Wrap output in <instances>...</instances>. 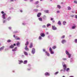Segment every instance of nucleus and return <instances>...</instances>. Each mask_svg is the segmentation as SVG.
<instances>
[{
    "label": "nucleus",
    "mask_w": 77,
    "mask_h": 77,
    "mask_svg": "<svg viewBox=\"0 0 77 77\" xmlns=\"http://www.w3.org/2000/svg\"><path fill=\"white\" fill-rule=\"evenodd\" d=\"M38 39H40V40H41V39H42V37L40 36L39 37V38H38Z\"/></svg>",
    "instance_id": "obj_44"
},
{
    "label": "nucleus",
    "mask_w": 77,
    "mask_h": 77,
    "mask_svg": "<svg viewBox=\"0 0 77 77\" xmlns=\"http://www.w3.org/2000/svg\"><path fill=\"white\" fill-rule=\"evenodd\" d=\"M52 22L53 23H54L55 22V21H54V20H53Z\"/></svg>",
    "instance_id": "obj_64"
},
{
    "label": "nucleus",
    "mask_w": 77,
    "mask_h": 77,
    "mask_svg": "<svg viewBox=\"0 0 77 77\" xmlns=\"http://www.w3.org/2000/svg\"><path fill=\"white\" fill-rule=\"evenodd\" d=\"M66 71H67V72H68L69 71V68H67V69H66Z\"/></svg>",
    "instance_id": "obj_25"
},
{
    "label": "nucleus",
    "mask_w": 77,
    "mask_h": 77,
    "mask_svg": "<svg viewBox=\"0 0 77 77\" xmlns=\"http://www.w3.org/2000/svg\"><path fill=\"white\" fill-rule=\"evenodd\" d=\"M49 51H52V49L51 48H49Z\"/></svg>",
    "instance_id": "obj_43"
},
{
    "label": "nucleus",
    "mask_w": 77,
    "mask_h": 77,
    "mask_svg": "<svg viewBox=\"0 0 77 77\" xmlns=\"http://www.w3.org/2000/svg\"><path fill=\"white\" fill-rule=\"evenodd\" d=\"M12 51H17V50L14 49H12Z\"/></svg>",
    "instance_id": "obj_41"
},
{
    "label": "nucleus",
    "mask_w": 77,
    "mask_h": 77,
    "mask_svg": "<svg viewBox=\"0 0 77 77\" xmlns=\"http://www.w3.org/2000/svg\"><path fill=\"white\" fill-rule=\"evenodd\" d=\"M20 12H23V10H20Z\"/></svg>",
    "instance_id": "obj_63"
},
{
    "label": "nucleus",
    "mask_w": 77,
    "mask_h": 77,
    "mask_svg": "<svg viewBox=\"0 0 77 77\" xmlns=\"http://www.w3.org/2000/svg\"><path fill=\"white\" fill-rule=\"evenodd\" d=\"M58 24L59 25H61V22H60V21H59L58 22Z\"/></svg>",
    "instance_id": "obj_22"
},
{
    "label": "nucleus",
    "mask_w": 77,
    "mask_h": 77,
    "mask_svg": "<svg viewBox=\"0 0 77 77\" xmlns=\"http://www.w3.org/2000/svg\"><path fill=\"white\" fill-rule=\"evenodd\" d=\"M13 46H14H14H16V44H14V45H13Z\"/></svg>",
    "instance_id": "obj_56"
},
{
    "label": "nucleus",
    "mask_w": 77,
    "mask_h": 77,
    "mask_svg": "<svg viewBox=\"0 0 77 77\" xmlns=\"http://www.w3.org/2000/svg\"><path fill=\"white\" fill-rule=\"evenodd\" d=\"M57 14H58L59 13H60V11H57Z\"/></svg>",
    "instance_id": "obj_51"
},
{
    "label": "nucleus",
    "mask_w": 77,
    "mask_h": 77,
    "mask_svg": "<svg viewBox=\"0 0 77 77\" xmlns=\"http://www.w3.org/2000/svg\"><path fill=\"white\" fill-rule=\"evenodd\" d=\"M74 26H73L72 27V29H75V27H76V26H75V24H73Z\"/></svg>",
    "instance_id": "obj_15"
},
{
    "label": "nucleus",
    "mask_w": 77,
    "mask_h": 77,
    "mask_svg": "<svg viewBox=\"0 0 77 77\" xmlns=\"http://www.w3.org/2000/svg\"><path fill=\"white\" fill-rule=\"evenodd\" d=\"M27 63V60H25L23 62L24 64H26Z\"/></svg>",
    "instance_id": "obj_19"
},
{
    "label": "nucleus",
    "mask_w": 77,
    "mask_h": 77,
    "mask_svg": "<svg viewBox=\"0 0 77 77\" xmlns=\"http://www.w3.org/2000/svg\"><path fill=\"white\" fill-rule=\"evenodd\" d=\"M65 35H63V36H62L61 38V39H64V38H65Z\"/></svg>",
    "instance_id": "obj_37"
},
{
    "label": "nucleus",
    "mask_w": 77,
    "mask_h": 77,
    "mask_svg": "<svg viewBox=\"0 0 77 77\" xmlns=\"http://www.w3.org/2000/svg\"><path fill=\"white\" fill-rule=\"evenodd\" d=\"M58 73H59V72L57 71V72H55L54 74V75H57V74H58Z\"/></svg>",
    "instance_id": "obj_35"
},
{
    "label": "nucleus",
    "mask_w": 77,
    "mask_h": 77,
    "mask_svg": "<svg viewBox=\"0 0 77 77\" xmlns=\"http://www.w3.org/2000/svg\"><path fill=\"white\" fill-rule=\"evenodd\" d=\"M11 42V40L10 39L8 40L7 41V42Z\"/></svg>",
    "instance_id": "obj_32"
},
{
    "label": "nucleus",
    "mask_w": 77,
    "mask_h": 77,
    "mask_svg": "<svg viewBox=\"0 0 77 77\" xmlns=\"http://www.w3.org/2000/svg\"><path fill=\"white\" fill-rule=\"evenodd\" d=\"M19 64H21V63H23V61L21 60H19Z\"/></svg>",
    "instance_id": "obj_16"
},
{
    "label": "nucleus",
    "mask_w": 77,
    "mask_h": 77,
    "mask_svg": "<svg viewBox=\"0 0 77 77\" xmlns=\"http://www.w3.org/2000/svg\"><path fill=\"white\" fill-rule=\"evenodd\" d=\"M45 13H48V10H46L45 11Z\"/></svg>",
    "instance_id": "obj_40"
},
{
    "label": "nucleus",
    "mask_w": 77,
    "mask_h": 77,
    "mask_svg": "<svg viewBox=\"0 0 77 77\" xmlns=\"http://www.w3.org/2000/svg\"><path fill=\"white\" fill-rule=\"evenodd\" d=\"M14 45H11V46L9 47L10 48H14Z\"/></svg>",
    "instance_id": "obj_14"
},
{
    "label": "nucleus",
    "mask_w": 77,
    "mask_h": 77,
    "mask_svg": "<svg viewBox=\"0 0 77 77\" xmlns=\"http://www.w3.org/2000/svg\"><path fill=\"white\" fill-rule=\"evenodd\" d=\"M62 65H63H63H66L65 64H64V62H63L62 63Z\"/></svg>",
    "instance_id": "obj_49"
},
{
    "label": "nucleus",
    "mask_w": 77,
    "mask_h": 77,
    "mask_svg": "<svg viewBox=\"0 0 77 77\" xmlns=\"http://www.w3.org/2000/svg\"><path fill=\"white\" fill-rule=\"evenodd\" d=\"M35 49L34 48H32V51H31L32 53L33 54H34L35 53Z\"/></svg>",
    "instance_id": "obj_3"
},
{
    "label": "nucleus",
    "mask_w": 77,
    "mask_h": 77,
    "mask_svg": "<svg viewBox=\"0 0 77 77\" xmlns=\"http://www.w3.org/2000/svg\"><path fill=\"white\" fill-rule=\"evenodd\" d=\"M51 54H54V52L51 51H50Z\"/></svg>",
    "instance_id": "obj_45"
},
{
    "label": "nucleus",
    "mask_w": 77,
    "mask_h": 77,
    "mask_svg": "<svg viewBox=\"0 0 77 77\" xmlns=\"http://www.w3.org/2000/svg\"><path fill=\"white\" fill-rule=\"evenodd\" d=\"M66 53L68 56L69 58H70V57H71V54H69V53L67 51H66Z\"/></svg>",
    "instance_id": "obj_2"
},
{
    "label": "nucleus",
    "mask_w": 77,
    "mask_h": 77,
    "mask_svg": "<svg viewBox=\"0 0 77 77\" xmlns=\"http://www.w3.org/2000/svg\"><path fill=\"white\" fill-rule=\"evenodd\" d=\"M20 42H18L17 43L16 45H17V47H19V45H20Z\"/></svg>",
    "instance_id": "obj_21"
},
{
    "label": "nucleus",
    "mask_w": 77,
    "mask_h": 77,
    "mask_svg": "<svg viewBox=\"0 0 77 77\" xmlns=\"http://www.w3.org/2000/svg\"><path fill=\"white\" fill-rule=\"evenodd\" d=\"M24 54H25V55H26V56H27V55H28L27 53L26 52H24Z\"/></svg>",
    "instance_id": "obj_28"
},
{
    "label": "nucleus",
    "mask_w": 77,
    "mask_h": 77,
    "mask_svg": "<svg viewBox=\"0 0 77 77\" xmlns=\"http://www.w3.org/2000/svg\"><path fill=\"white\" fill-rule=\"evenodd\" d=\"M45 75L46 76H49L50 75V73H49L48 72H46L45 74Z\"/></svg>",
    "instance_id": "obj_9"
},
{
    "label": "nucleus",
    "mask_w": 77,
    "mask_h": 77,
    "mask_svg": "<svg viewBox=\"0 0 77 77\" xmlns=\"http://www.w3.org/2000/svg\"><path fill=\"white\" fill-rule=\"evenodd\" d=\"M46 55L48 56H50V54L49 53H48L47 51L45 52Z\"/></svg>",
    "instance_id": "obj_13"
},
{
    "label": "nucleus",
    "mask_w": 77,
    "mask_h": 77,
    "mask_svg": "<svg viewBox=\"0 0 77 77\" xmlns=\"http://www.w3.org/2000/svg\"><path fill=\"white\" fill-rule=\"evenodd\" d=\"M1 13L2 14H4L5 13H4V11H2L1 12Z\"/></svg>",
    "instance_id": "obj_50"
},
{
    "label": "nucleus",
    "mask_w": 77,
    "mask_h": 77,
    "mask_svg": "<svg viewBox=\"0 0 77 77\" xmlns=\"http://www.w3.org/2000/svg\"><path fill=\"white\" fill-rule=\"evenodd\" d=\"M57 8H58V9H60L61 8V6H60L59 5H57Z\"/></svg>",
    "instance_id": "obj_18"
},
{
    "label": "nucleus",
    "mask_w": 77,
    "mask_h": 77,
    "mask_svg": "<svg viewBox=\"0 0 77 77\" xmlns=\"http://www.w3.org/2000/svg\"><path fill=\"white\" fill-rule=\"evenodd\" d=\"M6 13H4L2 15V18L4 20H5V19H6V17L5 16H6Z\"/></svg>",
    "instance_id": "obj_4"
},
{
    "label": "nucleus",
    "mask_w": 77,
    "mask_h": 77,
    "mask_svg": "<svg viewBox=\"0 0 77 77\" xmlns=\"http://www.w3.org/2000/svg\"><path fill=\"white\" fill-rule=\"evenodd\" d=\"M67 67H66V65L65 64L64 65H63V69H61L60 70V71L62 72V71H63V72H65V71H66V68Z\"/></svg>",
    "instance_id": "obj_1"
},
{
    "label": "nucleus",
    "mask_w": 77,
    "mask_h": 77,
    "mask_svg": "<svg viewBox=\"0 0 77 77\" xmlns=\"http://www.w3.org/2000/svg\"><path fill=\"white\" fill-rule=\"evenodd\" d=\"M40 36H41L42 37H44L45 36V34H44V33H41L40 34Z\"/></svg>",
    "instance_id": "obj_7"
},
{
    "label": "nucleus",
    "mask_w": 77,
    "mask_h": 77,
    "mask_svg": "<svg viewBox=\"0 0 77 77\" xmlns=\"http://www.w3.org/2000/svg\"><path fill=\"white\" fill-rule=\"evenodd\" d=\"M8 28H9V29H10V30L11 29H12V28L11 27H9Z\"/></svg>",
    "instance_id": "obj_54"
},
{
    "label": "nucleus",
    "mask_w": 77,
    "mask_h": 77,
    "mask_svg": "<svg viewBox=\"0 0 77 77\" xmlns=\"http://www.w3.org/2000/svg\"><path fill=\"white\" fill-rule=\"evenodd\" d=\"M75 43H77V39H75Z\"/></svg>",
    "instance_id": "obj_46"
},
{
    "label": "nucleus",
    "mask_w": 77,
    "mask_h": 77,
    "mask_svg": "<svg viewBox=\"0 0 77 77\" xmlns=\"http://www.w3.org/2000/svg\"><path fill=\"white\" fill-rule=\"evenodd\" d=\"M51 26V24L50 23H48L47 25V27H48L49 26Z\"/></svg>",
    "instance_id": "obj_20"
},
{
    "label": "nucleus",
    "mask_w": 77,
    "mask_h": 77,
    "mask_svg": "<svg viewBox=\"0 0 77 77\" xmlns=\"http://www.w3.org/2000/svg\"><path fill=\"white\" fill-rule=\"evenodd\" d=\"M42 28H45L46 27V26L45 25H43L42 26Z\"/></svg>",
    "instance_id": "obj_42"
},
{
    "label": "nucleus",
    "mask_w": 77,
    "mask_h": 77,
    "mask_svg": "<svg viewBox=\"0 0 77 77\" xmlns=\"http://www.w3.org/2000/svg\"><path fill=\"white\" fill-rule=\"evenodd\" d=\"M39 6L38 5H37V6H36V8H39Z\"/></svg>",
    "instance_id": "obj_61"
},
{
    "label": "nucleus",
    "mask_w": 77,
    "mask_h": 77,
    "mask_svg": "<svg viewBox=\"0 0 77 77\" xmlns=\"http://www.w3.org/2000/svg\"><path fill=\"white\" fill-rule=\"evenodd\" d=\"M6 21V20H4V21H3V23H5Z\"/></svg>",
    "instance_id": "obj_55"
},
{
    "label": "nucleus",
    "mask_w": 77,
    "mask_h": 77,
    "mask_svg": "<svg viewBox=\"0 0 77 77\" xmlns=\"http://www.w3.org/2000/svg\"><path fill=\"white\" fill-rule=\"evenodd\" d=\"M14 49L16 50H17V47H15L14 48Z\"/></svg>",
    "instance_id": "obj_53"
},
{
    "label": "nucleus",
    "mask_w": 77,
    "mask_h": 77,
    "mask_svg": "<svg viewBox=\"0 0 77 77\" xmlns=\"http://www.w3.org/2000/svg\"><path fill=\"white\" fill-rule=\"evenodd\" d=\"M51 21H53V18H51Z\"/></svg>",
    "instance_id": "obj_58"
},
{
    "label": "nucleus",
    "mask_w": 77,
    "mask_h": 77,
    "mask_svg": "<svg viewBox=\"0 0 77 77\" xmlns=\"http://www.w3.org/2000/svg\"><path fill=\"white\" fill-rule=\"evenodd\" d=\"M66 23V21H64L63 22V25L65 26V24Z\"/></svg>",
    "instance_id": "obj_30"
},
{
    "label": "nucleus",
    "mask_w": 77,
    "mask_h": 77,
    "mask_svg": "<svg viewBox=\"0 0 77 77\" xmlns=\"http://www.w3.org/2000/svg\"><path fill=\"white\" fill-rule=\"evenodd\" d=\"M29 47L30 48H32V47H33V43H30Z\"/></svg>",
    "instance_id": "obj_12"
},
{
    "label": "nucleus",
    "mask_w": 77,
    "mask_h": 77,
    "mask_svg": "<svg viewBox=\"0 0 77 77\" xmlns=\"http://www.w3.org/2000/svg\"><path fill=\"white\" fill-rule=\"evenodd\" d=\"M63 60H66V58H63Z\"/></svg>",
    "instance_id": "obj_47"
},
{
    "label": "nucleus",
    "mask_w": 77,
    "mask_h": 77,
    "mask_svg": "<svg viewBox=\"0 0 77 77\" xmlns=\"http://www.w3.org/2000/svg\"><path fill=\"white\" fill-rule=\"evenodd\" d=\"M68 10H70L71 9V8L70 7H67Z\"/></svg>",
    "instance_id": "obj_29"
},
{
    "label": "nucleus",
    "mask_w": 77,
    "mask_h": 77,
    "mask_svg": "<svg viewBox=\"0 0 77 77\" xmlns=\"http://www.w3.org/2000/svg\"><path fill=\"white\" fill-rule=\"evenodd\" d=\"M11 19V17H9L7 18V20H8V21H9Z\"/></svg>",
    "instance_id": "obj_27"
},
{
    "label": "nucleus",
    "mask_w": 77,
    "mask_h": 77,
    "mask_svg": "<svg viewBox=\"0 0 77 77\" xmlns=\"http://www.w3.org/2000/svg\"><path fill=\"white\" fill-rule=\"evenodd\" d=\"M45 20H46V16H44L43 17H42Z\"/></svg>",
    "instance_id": "obj_23"
},
{
    "label": "nucleus",
    "mask_w": 77,
    "mask_h": 77,
    "mask_svg": "<svg viewBox=\"0 0 77 77\" xmlns=\"http://www.w3.org/2000/svg\"><path fill=\"white\" fill-rule=\"evenodd\" d=\"M38 20L40 21H42V19L41 18H38Z\"/></svg>",
    "instance_id": "obj_24"
},
{
    "label": "nucleus",
    "mask_w": 77,
    "mask_h": 77,
    "mask_svg": "<svg viewBox=\"0 0 77 77\" xmlns=\"http://www.w3.org/2000/svg\"><path fill=\"white\" fill-rule=\"evenodd\" d=\"M75 18H76V19L77 18V15H75Z\"/></svg>",
    "instance_id": "obj_60"
},
{
    "label": "nucleus",
    "mask_w": 77,
    "mask_h": 77,
    "mask_svg": "<svg viewBox=\"0 0 77 77\" xmlns=\"http://www.w3.org/2000/svg\"><path fill=\"white\" fill-rule=\"evenodd\" d=\"M42 14L41 13H38L37 15V17H40V16H41V15H42Z\"/></svg>",
    "instance_id": "obj_10"
},
{
    "label": "nucleus",
    "mask_w": 77,
    "mask_h": 77,
    "mask_svg": "<svg viewBox=\"0 0 77 77\" xmlns=\"http://www.w3.org/2000/svg\"><path fill=\"white\" fill-rule=\"evenodd\" d=\"M71 17H74V15H72L71 16Z\"/></svg>",
    "instance_id": "obj_57"
},
{
    "label": "nucleus",
    "mask_w": 77,
    "mask_h": 77,
    "mask_svg": "<svg viewBox=\"0 0 77 77\" xmlns=\"http://www.w3.org/2000/svg\"><path fill=\"white\" fill-rule=\"evenodd\" d=\"M25 49L26 50V51H29V49L27 48V46H26L25 48Z\"/></svg>",
    "instance_id": "obj_11"
},
{
    "label": "nucleus",
    "mask_w": 77,
    "mask_h": 77,
    "mask_svg": "<svg viewBox=\"0 0 77 77\" xmlns=\"http://www.w3.org/2000/svg\"><path fill=\"white\" fill-rule=\"evenodd\" d=\"M18 33V32L17 31H14L13 32V33Z\"/></svg>",
    "instance_id": "obj_36"
},
{
    "label": "nucleus",
    "mask_w": 77,
    "mask_h": 77,
    "mask_svg": "<svg viewBox=\"0 0 77 77\" xmlns=\"http://www.w3.org/2000/svg\"><path fill=\"white\" fill-rule=\"evenodd\" d=\"M66 42V40H65V39H63L61 41V42L62 43V44H64V43H65V42Z\"/></svg>",
    "instance_id": "obj_6"
},
{
    "label": "nucleus",
    "mask_w": 77,
    "mask_h": 77,
    "mask_svg": "<svg viewBox=\"0 0 77 77\" xmlns=\"http://www.w3.org/2000/svg\"><path fill=\"white\" fill-rule=\"evenodd\" d=\"M48 38L49 39H50V38H52V36H50V35H49L48 36Z\"/></svg>",
    "instance_id": "obj_39"
},
{
    "label": "nucleus",
    "mask_w": 77,
    "mask_h": 77,
    "mask_svg": "<svg viewBox=\"0 0 77 77\" xmlns=\"http://www.w3.org/2000/svg\"><path fill=\"white\" fill-rule=\"evenodd\" d=\"M17 40H19V39H20V38H17Z\"/></svg>",
    "instance_id": "obj_59"
},
{
    "label": "nucleus",
    "mask_w": 77,
    "mask_h": 77,
    "mask_svg": "<svg viewBox=\"0 0 77 77\" xmlns=\"http://www.w3.org/2000/svg\"><path fill=\"white\" fill-rule=\"evenodd\" d=\"M34 12H37L38 11V9H34L33 10Z\"/></svg>",
    "instance_id": "obj_17"
},
{
    "label": "nucleus",
    "mask_w": 77,
    "mask_h": 77,
    "mask_svg": "<svg viewBox=\"0 0 77 77\" xmlns=\"http://www.w3.org/2000/svg\"><path fill=\"white\" fill-rule=\"evenodd\" d=\"M52 48L53 49H54L55 48H56V46H54Z\"/></svg>",
    "instance_id": "obj_34"
},
{
    "label": "nucleus",
    "mask_w": 77,
    "mask_h": 77,
    "mask_svg": "<svg viewBox=\"0 0 77 77\" xmlns=\"http://www.w3.org/2000/svg\"><path fill=\"white\" fill-rule=\"evenodd\" d=\"M29 44V42L28 41L26 42L25 44V45L27 46Z\"/></svg>",
    "instance_id": "obj_26"
},
{
    "label": "nucleus",
    "mask_w": 77,
    "mask_h": 77,
    "mask_svg": "<svg viewBox=\"0 0 77 77\" xmlns=\"http://www.w3.org/2000/svg\"><path fill=\"white\" fill-rule=\"evenodd\" d=\"M74 3H75V4H77V1L76 0H74Z\"/></svg>",
    "instance_id": "obj_38"
},
{
    "label": "nucleus",
    "mask_w": 77,
    "mask_h": 77,
    "mask_svg": "<svg viewBox=\"0 0 77 77\" xmlns=\"http://www.w3.org/2000/svg\"><path fill=\"white\" fill-rule=\"evenodd\" d=\"M28 66H31V64H28Z\"/></svg>",
    "instance_id": "obj_52"
},
{
    "label": "nucleus",
    "mask_w": 77,
    "mask_h": 77,
    "mask_svg": "<svg viewBox=\"0 0 77 77\" xmlns=\"http://www.w3.org/2000/svg\"><path fill=\"white\" fill-rule=\"evenodd\" d=\"M5 48V46H2L0 48V51H2V50H4Z\"/></svg>",
    "instance_id": "obj_8"
},
{
    "label": "nucleus",
    "mask_w": 77,
    "mask_h": 77,
    "mask_svg": "<svg viewBox=\"0 0 77 77\" xmlns=\"http://www.w3.org/2000/svg\"><path fill=\"white\" fill-rule=\"evenodd\" d=\"M73 61V58H71L70 60V62H72Z\"/></svg>",
    "instance_id": "obj_33"
},
{
    "label": "nucleus",
    "mask_w": 77,
    "mask_h": 77,
    "mask_svg": "<svg viewBox=\"0 0 77 77\" xmlns=\"http://www.w3.org/2000/svg\"><path fill=\"white\" fill-rule=\"evenodd\" d=\"M52 29L53 30H57V27H56L55 26H52Z\"/></svg>",
    "instance_id": "obj_5"
},
{
    "label": "nucleus",
    "mask_w": 77,
    "mask_h": 77,
    "mask_svg": "<svg viewBox=\"0 0 77 77\" xmlns=\"http://www.w3.org/2000/svg\"><path fill=\"white\" fill-rule=\"evenodd\" d=\"M43 51L44 52L45 51V49H43Z\"/></svg>",
    "instance_id": "obj_62"
},
{
    "label": "nucleus",
    "mask_w": 77,
    "mask_h": 77,
    "mask_svg": "<svg viewBox=\"0 0 77 77\" xmlns=\"http://www.w3.org/2000/svg\"><path fill=\"white\" fill-rule=\"evenodd\" d=\"M38 3H39V2L37 1L35 2V3L34 4L35 5H37V4H38Z\"/></svg>",
    "instance_id": "obj_31"
},
{
    "label": "nucleus",
    "mask_w": 77,
    "mask_h": 77,
    "mask_svg": "<svg viewBox=\"0 0 77 77\" xmlns=\"http://www.w3.org/2000/svg\"><path fill=\"white\" fill-rule=\"evenodd\" d=\"M23 25L24 26H25V25H26V23H22Z\"/></svg>",
    "instance_id": "obj_48"
}]
</instances>
